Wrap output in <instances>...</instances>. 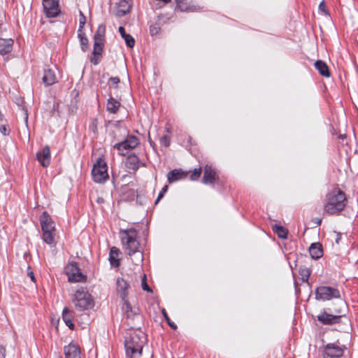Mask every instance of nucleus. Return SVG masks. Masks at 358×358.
<instances>
[{"mask_svg":"<svg viewBox=\"0 0 358 358\" xmlns=\"http://www.w3.org/2000/svg\"><path fill=\"white\" fill-rule=\"evenodd\" d=\"M122 243L126 254L130 257L134 256L132 262L136 265H139L143 261V254L140 251V243L137 240L138 231L134 228H130L121 231Z\"/></svg>","mask_w":358,"mask_h":358,"instance_id":"nucleus-1","label":"nucleus"},{"mask_svg":"<svg viewBox=\"0 0 358 358\" xmlns=\"http://www.w3.org/2000/svg\"><path fill=\"white\" fill-rule=\"evenodd\" d=\"M317 321L325 326L334 324H344L350 322V320L346 316V303L341 301L340 307L332 310L330 308L322 309L317 316Z\"/></svg>","mask_w":358,"mask_h":358,"instance_id":"nucleus-2","label":"nucleus"},{"mask_svg":"<svg viewBox=\"0 0 358 358\" xmlns=\"http://www.w3.org/2000/svg\"><path fill=\"white\" fill-rule=\"evenodd\" d=\"M347 205V198L344 192L336 188L327 194L324 206L325 213L333 215L340 213Z\"/></svg>","mask_w":358,"mask_h":358,"instance_id":"nucleus-3","label":"nucleus"},{"mask_svg":"<svg viewBox=\"0 0 358 358\" xmlns=\"http://www.w3.org/2000/svg\"><path fill=\"white\" fill-rule=\"evenodd\" d=\"M117 129L120 132L123 131L127 134V138L120 142L115 143L113 147L118 151L120 155L125 156L128 151L137 147L140 141L136 136L129 135L126 127H119Z\"/></svg>","mask_w":358,"mask_h":358,"instance_id":"nucleus-4","label":"nucleus"},{"mask_svg":"<svg viewBox=\"0 0 358 358\" xmlns=\"http://www.w3.org/2000/svg\"><path fill=\"white\" fill-rule=\"evenodd\" d=\"M73 302L76 308L80 311L88 310L94 306L91 294L83 287L76 292Z\"/></svg>","mask_w":358,"mask_h":358,"instance_id":"nucleus-5","label":"nucleus"},{"mask_svg":"<svg viewBox=\"0 0 358 358\" xmlns=\"http://www.w3.org/2000/svg\"><path fill=\"white\" fill-rule=\"evenodd\" d=\"M93 180L96 183H103L108 179V166L105 160L99 157L92 170Z\"/></svg>","mask_w":358,"mask_h":358,"instance_id":"nucleus-6","label":"nucleus"},{"mask_svg":"<svg viewBox=\"0 0 358 358\" xmlns=\"http://www.w3.org/2000/svg\"><path fill=\"white\" fill-rule=\"evenodd\" d=\"M340 291L330 286H320L315 289V299L320 301H329L332 299H340Z\"/></svg>","mask_w":358,"mask_h":358,"instance_id":"nucleus-7","label":"nucleus"},{"mask_svg":"<svg viewBox=\"0 0 358 358\" xmlns=\"http://www.w3.org/2000/svg\"><path fill=\"white\" fill-rule=\"evenodd\" d=\"M346 349L344 345H341L338 341L329 343L325 345L322 350L323 358H341Z\"/></svg>","mask_w":358,"mask_h":358,"instance_id":"nucleus-8","label":"nucleus"},{"mask_svg":"<svg viewBox=\"0 0 358 358\" xmlns=\"http://www.w3.org/2000/svg\"><path fill=\"white\" fill-rule=\"evenodd\" d=\"M202 182L205 185H212L213 187L215 186V182L222 183L218 173L211 165L206 164L204 166Z\"/></svg>","mask_w":358,"mask_h":358,"instance_id":"nucleus-9","label":"nucleus"},{"mask_svg":"<svg viewBox=\"0 0 358 358\" xmlns=\"http://www.w3.org/2000/svg\"><path fill=\"white\" fill-rule=\"evenodd\" d=\"M300 261L303 262L306 264L299 266V273L302 282L308 283L311 274V269L308 265L311 260L307 255H300L297 257L296 262H299Z\"/></svg>","mask_w":358,"mask_h":358,"instance_id":"nucleus-10","label":"nucleus"},{"mask_svg":"<svg viewBox=\"0 0 358 358\" xmlns=\"http://www.w3.org/2000/svg\"><path fill=\"white\" fill-rule=\"evenodd\" d=\"M43 6L47 17H55L60 13L58 0H43Z\"/></svg>","mask_w":358,"mask_h":358,"instance_id":"nucleus-11","label":"nucleus"},{"mask_svg":"<svg viewBox=\"0 0 358 358\" xmlns=\"http://www.w3.org/2000/svg\"><path fill=\"white\" fill-rule=\"evenodd\" d=\"M145 341V338L143 332H141V334H138L136 332H132L130 334L129 337L126 338L124 341V347H128V345H129V347L143 348Z\"/></svg>","mask_w":358,"mask_h":358,"instance_id":"nucleus-12","label":"nucleus"},{"mask_svg":"<svg viewBox=\"0 0 358 358\" xmlns=\"http://www.w3.org/2000/svg\"><path fill=\"white\" fill-rule=\"evenodd\" d=\"M114 14L117 17H122L129 13L132 4V0H120L115 2Z\"/></svg>","mask_w":358,"mask_h":358,"instance_id":"nucleus-13","label":"nucleus"},{"mask_svg":"<svg viewBox=\"0 0 358 358\" xmlns=\"http://www.w3.org/2000/svg\"><path fill=\"white\" fill-rule=\"evenodd\" d=\"M36 159L43 167H48L50 164L51 155L49 145H45L36 152Z\"/></svg>","mask_w":358,"mask_h":358,"instance_id":"nucleus-14","label":"nucleus"},{"mask_svg":"<svg viewBox=\"0 0 358 358\" xmlns=\"http://www.w3.org/2000/svg\"><path fill=\"white\" fill-rule=\"evenodd\" d=\"M176 10L181 12H194L200 9V7L195 5L192 0H176Z\"/></svg>","mask_w":358,"mask_h":358,"instance_id":"nucleus-15","label":"nucleus"},{"mask_svg":"<svg viewBox=\"0 0 358 358\" xmlns=\"http://www.w3.org/2000/svg\"><path fill=\"white\" fill-rule=\"evenodd\" d=\"M39 220L42 232L55 231V223L46 211L43 212L40 215Z\"/></svg>","mask_w":358,"mask_h":358,"instance_id":"nucleus-16","label":"nucleus"},{"mask_svg":"<svg viewBox=\"0 0 358 358\" xmlns=\"http://www.w3.org/2000/svg\"><path fill=\"white\" fill-rule=\"evenodd\" d=\"M145 163L141 162L137 155L134 153L129 155L126 159L127 169L136 171L140 166H145Z\"/></svg>","mask_w":358,"mask_h":358,"instance_id":"nucleus-17","label":"nucleus"},{"mask_svg":"<svg viewBox=\"0 0 358 358\" xmlns=\"http://www.w3.org/2000/svg\"><path fill=\"white\" fill-rule=\"evenodd\" d=\"M64 353L65 358H80V348L71 343L68 345L64 346Z\"/></svg>","mask_w":358,"mask_h":358,"instance_id":"nucleus-18","label":"nucleus"},{"mask_svg":"<svg viewBox=\"0 0 358 358\" xmlns=\"http://www.w3.org/2000/svg\"><path fill=\"white\" fill-rule=\"evenodd\" d=\"M124 301V305L122 306V308L124 313L126 317L128 320H130V319L134 320L135 318H140L141 317H140V314H139V309L138 308L133 309L130 303L127 300H125Z\"/></svg>","mask_w":358,"mask_h":358,"instance_id":"nucleus-19","label":"nucleus"},{"mask_svg":"<svg viewBox=\"0 0 358 358\" xmlns=\"http://www.w3.org/2000/svg\"><path fill=\"white\" fill-rule=\"evenodd\" d=\"M309 253L311 259H318L323 255L322 245L320 243H313L309 247Z\"/></svg>","mask_w":358,"mask_h":358,"instance_id":"nucleus-20","label":"nucleus"},{"mask_svg":"<svg viewBox=\"0 0 358 358\" xmlns=\"http://www.w3.org/2000/svg\"><path fill=\"white\" fill-rule=\"evenodd\" d=\"M187 174L181 169H173L167 174V180L169 183H173L179 180L185 178Z\"/></svg>","mask_w":358,"mask_h":358,"instance_id":"nucleus-21","label":"nucleus"},{"mask_svg":"<svg viewBox=\"0 0 358 358\" xmlns=\"http://www.w3.org/2000/svg\"><path fill=\"white\" fill-rule=\"evenodd\" d=\"M74 313L70 310L67 307H65L62 311V320L66 325L71 330L75 329V324L73 322Z\"/></svg>","mask_w":358,"mask_h":358,"instance_id":"nucleus-22","label":"nucleus"},{"mask_svg":"<svg viewBox=\"0 0 358 358\" xmlns=\"http://www.w3.org/2000/svg\"><path fill=\"white\" fill-rule=\"evenodd\" d=\"M13 40L0 38V54L3 55L10 53L13 50Z\"/></svg>","mask_w":358,"mask_h":358,"instance_id":"nucleus-23","label":"nucleus"},{"mask_svg":"<svg viewBox=\"0 0 358 358\" xmlns=\"http://www.w3.org/2000/svg\"><path fill=\"white\" fill-rule=\"evenodd\" d=\"M42 80L43 83L46 86H50L55 83L57 82V77L54 71L50 69H45Z\"/></svg>","mask_w":358,"mask_h":358,"instance_id":"nucleus-24","label":"nucleus"},{"mask_svg":"<svg viewBox=\"0 0 358 358\" xmlns=\"http://www.w3.org/2000/svg\"><path fill=\"white\" fill-rule=\"evenodd\" d=\"M129 287V283L124 278H118L117 280V289L122 300L125 301L127 296V289Z\"/></svg>","mask_w":358,"mask_h":358,"instance_id":"nucleus-25","label":"nucleus"},{"mask_svg":"<svg viewBox=\"0 0 358 358\" xmlns=\"http://www.w3.org/2000/svg\"><path fill=\"white\" fill-rule=\"evenodd\" d=\"M120 106H121L120 102L112 96H110L107 100L106 110L110 113L116 114L118 112Z\"/></svg>","mask_w":358,"mask_h":358,"instance_id":"nucleus-26","label":"nucleus"},{"mask_svg":"<svg viewBox=\"0 0 358 358\" xmlns=\"http://www.w3.org/2000/svg\"><path fill=\"white\" fill-rule=\"evenodd\" d=\"M120 250L116 247H112L109 253V261L112 266L118 267L120 266V260L118 256Z\"/></svg>","mask_w":358,"mask_h":358,"instance_id":"nucleus-27","label":"nucleus"},{"mask_svg":"<svg viewBox=\"0 0 358 358\" xmlns=\"http://www.w3.org/2000/svg\"><path fill=\"white\" fill-rule=\"evenodd\" d=\"M315 67L322 76L327 78L330 76L328 66L322 60L316 61L315 63Z\"/></svg>","mask_w":358,"mask_h":358,"instance_id":"nucleus-28","label":"nucleus"},{"mask_svg":"<svg viewBox=\"0 0 358 358\" xmlns=\"http://www.w3.org/2000/svg\"><path fill=\"white\" fill-rule=\"evenodd\" d=\"M124 348L127 358H141L143 348L129 347V345Z\"/></svg>","mask_w":358,"mask_h":358,"instance_id":"nucleus-29","label":"nucleus"},{"mask_svg":"<svg viewBox=\"0 0 358 358\" xmlns=\"http://www.w3.org/2000/svg\"><path fill=\"white\" fill-rule=\"evenodd\" d=\"M118 31L121 35V36L124 39L126 45L132 48L135 45L134 38L129 34H127L125 29L123 27H120Z\"/></svg>","mask_w":358,"mask_h":358,"instance_id":"nucleus-30","label":"nucleus"},{"mask_svg":"<svg viewBox=\"0 0 358 358\" xmlns=\"http://www.w3.org/2000/svg\"><path fill=\"white\" fill-rule=\"evenodd\" d=\"M93 39L94 41L104 43L106 39V26L104 24H102L98 27L94 35Z\"/></svg>","mask_w":358,"mask_h":358,"instance_id":"nucleus-31","label":"nucleus"},{"mask_svg":"<svg viewBox=\"0 0 358 358\" xmlns=\"http://www.w3.org/2000/svg\"><path fill=\"white\" fill-rule=\"evenodd\" d=\"M68 280L71 282H84L87 280V275L83 274L80 269H79L78 272L72 273Z\"/></svg>","mask_w":358,"mask_h":358,"instance_id":"nucleus-32","label":"nucleus"},{"mask_svg":"<svg viewBox=\"0 0 358 358\" xmlns=\"http://www.w3.org/2000/svg\"><path fill=\"white\" fill-rule=\"evenodd\" d=\"M78 37L80 41L81 50L83 52H86L89 48V41L83 31L78 30Z\"/></svg>","mask_w":358,"mask_h":358,"instance_id":"nucleus-33","label":"nucleus"},{"mask_svg":"<svg viewBox=\"0 0 358 358\" xmlns=\"http://www.w3.org/2000/svg\"><path fill=\"white\" fill-rule=\"evenodd\" d=\"M55 231L43 232L42 238L43 241L50 246L55 245Z\"/></svg>","mask_w":358,"mask_h":358,"instance_id":"nucleus-34","label":"nucleus"},{"mask_svg":"<svg viewBox=\"0 0 358 358\" xmlns=\"http://www.w3.org/2000/svg\"><path fill=\"white\" fill-rule=\"evenodd\" d=\"M273 229L280 238H287L288 231L282 226L275 224L273 227Z\"/></svg>","mask_w":358,"mask_h":358,"instance_id":"nucleus-35","label":"nucleus"},{"mask_svg":"<svg viewBox=\"0 0 358 358\" xmlns=\"http://www.w3.org/2000/svg\"><path fill=\"white\" fill-rule=\"evenodd\" d=\"M104 43L94 41L93 55H101L103 50Z\"/></svg>","mask_w":358,"mask_h":358,"instance_id":"nucleus-36","label":"nucleus"},{"mask_svg":"<svg viewBox=\"0 0 358 358\" xmlns=\"http://www.w3.org/2000/svg\"><path fill=\"white\" fill-rule=\"evenodd\" d=\"M80 268L78 267V263L76 262H70L66 267V274L68 275V278L72 274V273L78 272Z\"/></svg>","mask_w":358,"mask_h":358,"instance_id":"nucleus-37","label":"nucleus"},{"mask_svg":"<svg viewBox=\"0 0 358 358\" xmlns=\"http://www.w3.org/2000/svg\"><path fill=\"white\" fill-rule=\"evenodd\" d=\"M202 173V168L200 166L199 168L194 169V171L190 174L189 178L191 180H197Z\"/></svg>","mask_w":358,"mask_h":358,"instance_id":"nucleus-38","label":"nucleus"},{"mask_svg":"<svg viewBox=\"0 0 358 358\" xmlns=\"http://www.w3.org/2000/svg\"><path fill=\"white\" fill-rule=\"evenodd\" d=\"M160 31L161 27L159 23H155L150 27V34L152 36L158 35Z\"/></svg>","mask_w":358,"mask_h":358,"instance_id":"nucleus-39","label":"nucleus"},{"mask_svg":"<svg viewBox=\"0 0 358 358\" xmlns=\"http://www.w3.org/2000/svg\"><path fill=\"white\" fill-rule=\"evenodd\" d=\"M162 314L169 326L171 327L173 329H176L177 325L171 320L165 309L162 310Z\"/></svg>","mask_w":358,"mask_h":358,"instance_id":"nucleus-40","label":"nucleus"},{"mask_svg":"<svg viewBox=\"0 0 358 358\" xmlns=\"http://www.w3.org/2000/svg\"><path fill=\"white\" fill-rule=\"evenodd\" d=\"M86 22V17L81 10H79V28L78 30L83 29V27Z\"/></svg>","mask_w":358,"mask_h":358,"instance_id":"nucleus-41","label":"nucleus"},{"mask_svg":"<svg viewBox=\"0 0 358 358\" xmlns=\"http://www.w3.org/2000/svg\"><path fill=\"white\" fill-rule=\"evenodd\" d=\"M141 287L144 291H146V292H150V293L152 292V290L150 288V287L148 286V285L147 283V278H146L145 274H144L142 278Z\"/></svg>","mask_w":358,"mask_h":358,"instance_id":"nucleus-42","label":"nucleus"},{"mask_svg":"<svg viewBox=\"0 0 358 358\" xmlns=\"http://www.w3.org/2000/svg\"><path fill=\"white\" fill-rule=\"evenodd\" d=\"M168 189H169V187L168 185H164L160 192L158 194V196L155 202V204H157L158 202L164 197V194L166 193V192L168 191Z\"/></svg>","mask_w":358,"mask_h":358,"instance_id":"nucleus-43","label":"nucleus"},{"mask_svg":"<svg viewBox=\"0 0 358 358\" xmlns=\"http://www.w3.org/2000/svg\"><path fill=\"white\" fill-rule=\"evenodd\" d=\"M160 144L167 148L170 145V138L167 135H164L160 138Z\"/></svg>","mask_w":358,"mask_h":358,"instance_id":"nucleus-44","label":"nucleus"},{"mask_svg":"<svg viewBox=\"0 0 358 358\" xmlns=\"http://www.w3.org/2000/svg\"><path fill=\"white\" fill-rule=\"evenodd\" d=\"M89 129L91 130L94 134H97V120L94 119L89 125Z\"/></svg>","mask_w":358,"mask_h":358,"instance_id":"nucleus-45","label":"nucleus"},{"mask_svg":"<svg viewBox=\"0 0 358 358\" xmlns=\"http://www.w3.org/2000/svg\"><path fill=\"white\" fill-rule=\"evenodd\" d=\"M101 59V55H93V57L90 59V62L94 65H97L99 64Z\"/></svg>","mask_w":358,"mask_h":358,"instance_id":"nucleus-46","label":"nucleus"},{"mask_svg":"<svg viewBox=\"0 0 358 358\" xmlns=\"http://www.w3.org/2000/svg\"><path fill=\"white\" fill-rule=\"evenodd\" d=\"M109 81L111 83V85L114 88H117L118 83L120 82V80L118 77H110L109 78Z\"/></svg>","mask_w":358,"mask_h":358,"instance_id":"nucleus-47","label":"nucleus"},{"mask_svg":"<svg viewBox=\"0 0 358 358\" xmlns=\"http://www.w3.org/2000/svg\"><path fill=\"white\" fill-rule=\"evenodd\" d=\"M0 132L4 136H8L10 134V129L6 125H1L0 127Z\"/></svg>","mask_w":358,"mask_h":358,"instance_id":"nucleus-48","label":"nucleus"},{"mask_svg":"<svg viewBox=\"0 0 358 358\" xmlns=\"http://www.w3.org/2000/svg\"><path fill=\"white\" fill-rule=\"evenodd\" d=\"M318 8L320 11L324 13L325 15H329L328 10L324 1L320 2Z\"/></svg>","mask_w":358,"mask_h":358,"instance_id":"nucleus-49","label":"nucleus"},{"mask_svg":"<svg viewBox=\"0 0 358 358\" xmlns=\"http://www.w3.org/2000/svg\"><path fill=\"white\" fill-rule=\"evenodd\" d=\"M6 18V13L5 11L0 8V30L1 29V26L3 23V21Z\"/></svg>","mask_w":358,"mask_h":358,"instance_id":"nucleus-50","label":"nucleus"},{"mask_svg":"<svg viewBox=\"0 0 358 358\" xmlns=\"http://www.w3.org/2000/svg\"><path fill=\"white\" fill-rule=\"evenodd\" d=\"M0 358H6V348L3 345H0Z\"/></svg>","mask_w":358,"mask_h":358,"instance_id":"nucleus-51","label":"nucleus"},{"mask_svg":"<svg viewBox=\"0 0 358 358\" xmlns=\"http://www.w3.org/2000/svg\"><path fill=\"white\" fill-rule=\"evenodd\" d=\"M28 275L31 278L32 281L35 280V277H34L33 271L28 272Z\"/></svg>","mask_w":358,"mask_h":358,"instance_id":"nucleus-52","label":"nucleus"},{"mask_svg":"<svg viewBox=\"0 0 358 358\" xmlns=\"http://www.w3.org/2000/svg\"><path fill=\"white\" fill-rule=\"evenodd\" d=\"M128 324H129V325H131V328H133V329H135V328H136V329H140V327H136L134 324H131H131H130V323H128Z\"/></svg>","mask_w":358,"mask_h":358,"instance_id":"nucleus-53","label":"nucleus"},{"mask_svg":"<svg viewBox=\"0 0 358 358\" xmlns=\"http://www.w3.org/2000/svg\"><path fill=\"white\" fill-rule=\"evenodd\" d=\"M100 201H103V199H101V198H99V199H98V202H100Z\"/></svg>","mask_w":358,"mask_h":358,"instance_id":"nucleus-54","label":"nucleus"},{"mask_svg":"<svg viewBox=\"0 0 358 358\" xmlns=\"http://www.w3.org/2000/svg\"><path fill=\"white\" fill-rule=\"evenodd\" d=\"M317 222L318 224H320L321 223V220H317Z\"/></svg>","mask_w":358,"mask_h":358,"instance_id":"nucleus-55","label":"nucleus"},{"mask_svg":"<svg viewBox=\"0 0 358 358\" xmlns=\"http://www.w3.org/2000/svg\"><path fill=\"white\" fill-rule=\"evenodd\" d=\"M317 222L318 224H320L321 223V220H317Z\"/></svg>","mask_w":358,"mask_h":358,"instance_id":"nucleus-56","label":"nucleus"}]
</instances>
